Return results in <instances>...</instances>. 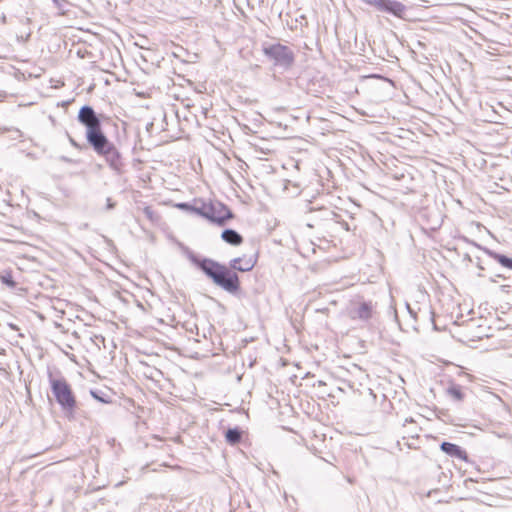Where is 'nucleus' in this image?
<instances>
[{
	"mask_svg": "<svg viewBox=\"0 0 512 512\" xmlns=\"http://www.w3.org/2000/svg\"><path fill=\"white\" fill-rule=\"evenodd\" d=\"M78 118L79 121L85 125L87 140L94 149L99 154H110L112 151L111 144L101 132L100 122L93 109L88 106L81 108Z\"/></svg>",
	"mask_w": 512,
	"mask_h": 512,
	"instance_id": "1",
	"label": "nucleus"
},
{
	"mask_svg": "<svg viewBox=\"0 0 512 512\" xmlns=\"http://www.w3.org/2000/svg\"><path fill=\"white\" fill-rule=\"evenodd\" d=\"M263 52L275 65L289 68L294 61L293 52L286 46L281 44H271L263 47Z\"/></svg>",
	"mask_w": 512,
	"mask_h": 512,
	"instance_id": "2",
	"label": "nucleus"
},
{
	"mask_svg": "<svg viewBox=\"0 0 512 512\" xmlns=\"http://www.w3.org/2000/svg\"><path fill=\"white\" fill-rule=\"evenodd\" d=\"M347 311L351 319L366 321L372 317L373 305L371 302L356 299L350 302Z\"/></svg>",
	"mask_w": 512,
	"mask_h": 512,
	"instance_id": "3",
	"label": "nucleus"
},
{
	"mask_svg": "<svg viewBox=\"0 0 512 512\" xmlns=\"http://www.w3.org/2000/svg\"><path fill=\"white\" fill-rule=\"evenodd\" d=\"M52 389L53 393L58 401V403L63 408L71 409L74 406L75 400L72 395V392L67 385V383L63 380H53L52 381Z\"/></svg>",
	"mask_w": 512,
	"mask_h": 512,
	"instance_id": "4",
	"label": "nucleus"
},
{
	"mask_svg": "<svg viewBox=\"0 0 512 512\" xmlns=\"http://www.w3.org/2000/svg\"><path fill=\"white\" fill-rule=\"evenodd\" d=\"M202 216L218 224H223L232 217L230 211L220 203L208 206V210L202 212Z\"/></svg>",
	"mask_w": 512,
	"mask_h": 512,
	"instance_id": "5",
	"label": "nucleus"
},
{
	"mask_svg": "<svg viewBox=\"0 0 512 512\" xmlns=\"http://www.w3.org/2000/svg\"><path fill=\"white\" fill-rule=\"evenodd\" d=\"M203 271L211 277L214 282L217 284V279H220L222 275L225 274V271L217 266L215 263L211 261H204L201 265Z\"/></svg>",
	"mask_w": 512,
	"mask_h": 512,
	"instance_id": "6",
	"label": "nucleus"
},
{
	"mask_svg": "<svg viewBox=\"0 0 512 512\" xmlns=\"http://www.w3.org/2000/svg\"><path fill=\"white\" fill-rule=\"evenodd\" d=\"M222 239L225 242L235 245V246L240 245L243 241L241 235L231 229H227V230L223 231Z\"/></svg>",
	"mask_w": 512,
	"mask_h": 512,
	"instance_id": "7",
	"label": "nucleus"
},
{
	"mask_svg": "<svg viewBox=\"0 0 512 512\" xmlns=\"http://www.w3.org/2000/svg\"><path fill=\"white\" fill-rule=\"evenodd\" d=\"M441 449L444 452H446L447 454L454 455L460 459L466 458L465 452L463 450H461L460 447H458L455 444L444 442L441 445Z\"/></svg>",
	"mask_w": 512,
	"mask_h": 512,
	"instance_id": "8",
	"label": "nucleus"
},
{
	"mask_svg": "<svg viewBox=\"0 0 512 512\" xmlns=\"http://www.w3.org/2000/svg\"><path fill=\"white\" fill-rule=\"evenodd\" d=\"M385 11H388L397 17H402L405 12V7L400 2L388 0Z\"/></svg>",
	"mask_w": 512,
	"mask_h": 512,
	"instance_id": "9",
	"label": "nucleus"
},
{
	"mask_svg": "<svg viewBox=\"0 0 512 512\" xmlns=\"http://www.w3.org/2000/svg\"><path fill=\"white\" fill-rule=\"evenodd\" d=\"M231 266L233 269L245 272L250 271L254 267V262L252 260L243 261L241 258H235Z\"/></svg>",
	"mask_w": 512,
	"mask_h": 512,
	"instance_id": "10",
	"label": "nucleus"
},
{
	"mask_svg": "<svg viewBox=\"0 0 512 512\" xmlns=\"http://www.w3.org/2000/svg\"><path fill=\"white\" fill-rule=\"evenodd\" d=\"M237 277H227L226 273L217 279V285L231 291L236 288Z\"/></svg>",
	"mask_w": 512,
	"mask_h": 512,
	"instance_id": "11",
	"label": "nucleus"
},
{
	"mask_svg": "<svg viewBox=\"0 0 512 512\" xmlns=\"http://www.w3.org/2000/svg\"><path fill=\"white\" fill-rule=\"evenodd\" d=\"M492 257L502 266L512 269V259L498 253H492Z\"/></svg>",
	"mask_w": 512,
	"mask_h": 512,
	"instance_id": "12",
	"label": "nucleus"
},
{
	"mask_svg": "<svg viewBox=\"0 0 512 512\" xmlns=\"http://www.w3.org/2000/svg\"><path fill=\"white\" fill-rule=\"evenodd\" d=\"M447 393L451 398L456 401H461L464 397L463 392L458 386H452L447 390Z\"/></svg>",
	"mask_w": 512,
	"mask_h": 512,
	"instance_id": "13",
	"label": "nucleus"
},
{
	"mask_svg": "<svg viewBox=\"0 0 512 512\" xmlns=\"http://www.w3.org/2000/svg\"><path fill=\"white\" fill-rule=\"evenodd\" d=\"M226 439L231 444H236L240 440V433L235 429H229L226 433Z\"/></svg>",
	"mask_w": 512,
	"mask_h": 512,
	"instance_id": "14",
	"label": "nucleus"
},
{
	"mask_svg": "<svg viewBox=\"0 0 512 512\" xmlns=\"http://www.w3.org/2000/svg\"><path fill=\"white\" fill-rule=\"evenodd\" d=\"M387 2H388V0H374V1H369V3H370L371 5L375 6L378 10H383V11H385V9H386Z\"/></svg>",
	"mask_w": 512,
	"mask_h": 512,
	"instance_id": "15",
	"label": "nucleus"
},
{
	"mask_svg": "<svg viewBox=\"0 0 512 512\" xmlns=\"http://www.w3.org/2000/svg\"><path fill=\"white\" fill-rule=\"evenodd\" d=\"M205 210H208V207L204 206L202 208H197V207H192L191 208V211L198 214V215H201L202 216V212L205 211Z\"/></svg>",
	"mask_w": 512,
	"mask_h": 512,
	"instance_id": "16",
	"label": "nucleus"
},
{
	"mask_svg": "<svg viewBox=\"0 0 512 512\" xmlns=\"http://www.w3.org/2000/svg\"><path fill=\"white\" fill-rule=\"evenodd\" d=\"M177 207L180 208V209L188 210V211H191V208H192L191 206H189L186 203L178 204Z\"/></svg>",
	"mask_w": 512,
	"mask_h": 512,
	"instance_id": "17",
	"label": "nucleus"
},
{
	"mask_svg": "<svg viewBox=\"0 0 512 512\" xmlns=\"http://www.w3.org/2000/svg\"><path fill=\"white\" fill-rule=\"evenodd\" d=\"M3 281H4L6 284L10 285V286H14V282H13L12 280H10V279L3 278Z\"/></svg>",
	"mask_w": 512,
	"mask_h": 512,
	"instance_id": "18",
	"label": "nucleus"
},
{
	"mask_svg": "<svg viewBox=\"0 0 512 512\" xmlns=\"http://www.w3.org/2000/svg\"><path fill=\"white\" fill-rule=\"evenodd\" d=\"M145 213L147 214V216H149L151 218V211L149 208L145 209Z\"/></svg>",
	"mask_w": 512,
	"mask_h": 512,
	"instance_id": "19",
	"label": "nucleus"
},
{
	"mask_svg": "<svg viewBox=\"0 0 512 512\" xmlns=\"http://www.w3.org/2000/svg\"><path fill=\"white\" fill-rule=\"evenodd\" d=\"M113 207V204L110 203V200L108 199V208H112Z\"/></svg>",
	"mask_w": 512,
	"mask_h": 512,
	"instance_id": "20",
	"label": "nucleus"
}]
</instances>
